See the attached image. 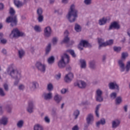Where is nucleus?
Wrapping results in <instances>:
<instances>
[{
    "label": "nucleus",
    "instance_id": "f257e3e1",
    "mask_svg": "<svg viewBox=\"0 0 130 130\" xmlns=\"http://www.w3.org/2000/svg\"><path fill=\"white\" fill-rule=\"evenodd\" d=\"M8 75L11 77L12 79H14L15 81L14 82V86H18L19 83L22 78V75L19 72V70L13 66H9L7 69Z\"/></svg>",
    "mask_w": 130,
    "mask_h": 130
},
{
    "label": "nucleus",
    "instance_id": "f03ea898",
    "mask_svg": "<svg viewBox=\"0 0 130 130\" xmlns=\"http://www.w3.org/2000/svg\"><path fill=\"white\" fill-rule=\"evenodd\" d=\"M9 13L11 16H9L6 19V23H11V26H12V27L17 26V24H18V19L17 18V15H15L16 11H15L13 8H10Z\"/></svg>",
    "mask_w": 130,
    "mask_h": 130
},
{
    "label": "nucleus",
    "instance_id": "7ed1b4c3",
    "mask_svg": "<svg viewBox=\"0 0 130 130\" xmlns=\"http://www.w3.org/2000/svg\"><path fill=\"white\" fill-rule=\"evenodd\" d=\"M67 18L70 23H73L77 20V18H78V10L75 9L74 5L71 6Z\"/></svg>",
    "mask_w": 130,
    "mask_h": 130
},
{
    "label": "nucleus",
    "instance_id": "20e7f679",
    "mask_svg": "<svg viewBox=\"0 0 130 130\" xmlns=\"http://www.w3.org/2000/svg\"><path fill=\"white\" fill-rule=\"evenodd\" d=\"M118 66L121 73L125 72V74H127L130 71V60H128L124 64V60L120 59L118 60Z\"/></svg>",
    "mask_w": 130,
    "mask_h": 130
},
{
    "label": "nucleus",
    "instance_id": "39448f33",
    "mask_svg": "<svg viewBox=\"0 0 130 130\" xmlns=\"http://www.w3.org/2000/svg\"><path fill=\"white\" fill-rule=\"evenodd\" d=\"M70 62V56L64 53L61 56L60 60L58 62V67L59 69H64L67 66V63Z\"/></svg>",
    "mask_w": 130,
    "mask_h": 130
},
{
    "label": "nucleus",
    "instance_id": "423d86ee",
    "mask_svg": "<svg viewBox=\"0 0 130 130\" xmlns=\"http://www.w3.org/2000/svg\"><path fill=\"white\" fill-rule=\"evenodd\" d=\"M78 47L79 50H83L84 49V47H92V45H91L90 43L86 40H81L79 44Z\"/></svg>",
    "mask_w": 130,
    "mask_h": 130
},
{
    "label": "nucleus",
    "instance_id": "0eeeda50",
    "mask_svg": "<svg viewBox=\"0 0 130 130\" xmlns=\"http://www.w3.org/2000/svg\"><path fill=\"white\" fill-rule=\"evenodd\" d=\"M12 35L13 37H23L26 36L25 33L20 31L18 28H15L12 31L10 36H12Z\"/></svg>",
    "mask_w": 130,
    "mask_h": 130
},
{
    "label": "nucleus",
    "instance_id": "6e6552de",
    "mask_svg": "<svg viewBox=\"0 0 130 130\" xmlns=\"http://www.w3.org/2000/svg\"><path fill=\"white\" fill-rule=\"evenodd\" d=\"M36 66L38 71L41 72V73H45V71H46V66L45 64H43L41 62H37Z\"/></svg>",
    "mask_w": 130,
    "mask_h": 130
},
{
    "label": "nucleus",
    "instance_id": "1a4fd4ad",
    "mask_svg": "<svg viewBox=\"0 0 130 130\" xmlns=\"http://www.w3.org/2000/svg\"><path fill=\"white\" fill-rule=\"evenodd\" d=\"M103 92L100 89H98L96 91V100L98 102H103Z\"/></svg>",
    "mask_w": 130,
    "mask_h": 130
},
{
    "label": "nucleus",
    "instance_id": "9d476101",
    "mask_svg": "<svg viewBox=\"0 0 130 130\" xmlns=\"http://www.w3.org/2000/svg\"><path fill=\"white\" fill-rule=\"evenodd\" d=\"M27 85L31 91H35L37 89V86H38L39 84L37 81H32L29 82Z\"/></svg>",
    "mask_w": 130,
    "mask_h": 130
},
{
    "label": "nucleus",
    "instance_id": "9b49d317",
    "mask_svg": "<svg viewBox=\"0 0 130 130\" xmlns=\"http://www.w3.org/2000/svg\"><path fill=\"white\" fill-rule=\"evenodd\" d=\"M74 79V74L73 73H69L68 74L65 76L64 78V81L65 83H67L68 84L71 83L73 79Z\"/></svg>",
    "mask_w": 130,
    "mask_h": 130
},
{
    "label": "nucleus",
    "instance_id": "f8f14e48",
    "mask_svg": "<svg viewBox=\"0 0 130 130\" xmlns=\"http://www.w3.org/2000/svg\"><path fill=\"white\" fill-rule=\"evenodd\" d=\"M108 86L110 90H115L116 89L118 92L119 91V86L115 81L110 82L109 83Z\"/></svg>",
    "mask_w": 130,
    "mask_h": 130
},
{
    "label": "nucleus",
    "instance_id": "ddd939ff",
    "mask_svg": "<svg viewBox=\"0 0 130 130\" xmlns=\"http://www.w3.org/2000/svg\"><path fill=\"white\" fill-rule=\"evenodd\" d=\"M74 86H75L76 87H79V88H80L81 89H85V87L87 86V83H86V82H85L84 81L80 80L77 82L75 83L74 84Z\"/></svg>",
    "mask_w": 130,
    "mask_h": 130
},
{
    "label": "nucleus",
    "instance_id": "4468645a",
    "mask_svg": "<svg viewBox=\"0 0 130 130\" xmlns=\"http://www.w3.org/2000/svg\"><path fill=\"white\" fill-rule=\"evenodd\" d=\"M113 28L119 30V29H120V25H119V24H118L117 22L114 21L111 23L108 30H112Z\"/></svg>",
    "mask_w": 130,
    "mask_h": 130
},
{
    "label": "nucleus",
    "instance_id": "2eb2a0df",
    "mask_svg": "<svg viewBox=\"0 0 130 130\" xmlns=\"http://www.w3.org/2000/svg\"><path fill=\"white\" fill-rule=\"evenodd\" d=\"M33 109H34V102L30 101L28 102L27 111L29 113H32L33 112Z\"/></svg>",
    "mask_w": 130,
    "mask_h": 130
},
{
    "label": "nucleus",
    "instance_id": "dca6fc26",
    "mask_svg": "<svg viewBox=\"0 0 130 130\" xmlns=\"http://www.w3.org/2000/svg\"><path fill=\"white\" fill-rule=\"evenodd\" d=\"M51 33H52V31L50 26H47L45 28L44 35L45 37H50L51 36Z\"/></svg>",
    "mask_w": 130,
    "mask_h": 130
},
{
    "label": "nucleus",
    "instance_id": "f3484780",
    "mask_svg": "<svg viewBox=\"0 0 130 130\" xmlns=\"http://www.w3.org/2000/svg\"><path fill=\"white\" fill-rule=\"evenodd\" d=\"M70 42V38H69V31L66 30L64 32V38L61 42V43H69Z\"/></svg>",
    "mask_w": 130,
    "mask_h": 130
},
{
    "label": "nucleus",
    "instance_id": "a211bd4d",
    "mask_svg": "<svg viewBox=\"0 0 130 130\" xmlns=\"http://www.w3.org/2000/svg\"><path fill=\"white\" fill-rule=\"evenodd\" d=\"M93 121H94V116H93V114H88L86 117V122L87 124H92Z\"/></svg>",
    "mask_w": 130,
    "mask_h": 130
},
{
    "label": "nucleus",
    "instance_id": "6ab92c4d",
    "mask_svg": "<svg viewBox=\"0 0 130 130\" xmlns=\"http://www.w3.org/2000/svg\"><path fill=\"white\" fill-rule=\"evenodd\" d=\"M120 124V120L119 119H115L112 121V128H117Z\"/></svg>",
    "mask_w": 130,
    "mask_h": 130
},
{
    "label": "nucleus",
    "instance_id": "aec40b11",
    "mask_svg": "<svg viewBox=\"0 0 130 130\" xmlns=\"http://www.w3.org/2000/svg\"><path fill=\"white\" fill-rule=\"evenodd\" d=\"M62 100V96L61 95L56 94L54 96V101L56 103V104H59L61 101Z\"/></svg>",
    "mask_w": 130,
    "mask_h": 130
},
{
    "label": "nucleus",
    "instance_id": "412c9836",
    "mask_svg": "<svg viewBox=\"0 0 130 130\" xmlns=\"http://www.w3.org/2000/svg\"><path fill=\"white\" fill-rule=\"evenodd\" d=\"M43 98H44V100H50L52 98V93L49 92L46 93L45 92L43 94Z\"/></svg>",
    "mask_w": 130,
    "mask_h": 130
},
{
    "label": "nucleus",
    "instance_id": "4be33fe9",
    "mask_svg": "<svg viewBox=\"0 0 130 130\" xmlns=\"http://www.w3.org/2000/svg\"><path fill=\"white\" fill-rule=\"evenodd\" d=\"M8 122H9V118L6 116H3L0 119V124H2L3 125H7V124H8Z\"/></svg>",
    "mask_w": 130,
    "mask_h": 130
},
{
    "label": "nucleus",
    "instance_id": "5701e85b",
    "mask_svg": "<svg viewBox=\"0 0 130 130\" xmlns=\"http://www.w3.org/2000/svg\"><path fill=\"white\" fill-rule=\"evenodd\" d=\"M89 68L91 70H96V61L95 60H91L88 63Z\"/></svg>",
    "mask_w": 130,
    "mask_h": 130
},
{
    "label": "nucleus",
    "instance_id": "b1692460",
    "mask_svg": "<svg viewBox=\"0 0 130 130\" xmlns=\"http://www.w3.org/2000/svg\"><path fill=\"white\" fill-rule=\"evenodd\" d=\"M79 115L80 111L79 110H75L73 113L72 117H73L74 120H76V119H78V117H79Z\"/></svg>",
    "mask_w": 130,
    "mask_h": 130
},
{
    "label": "nucleus",
    "instance_id": "393cba45",
    "mask_svg": "<svg viewBox=\"0 0 130 130\" xmlns=\"http://www.w3.org/2000/svg\"><path fill=\"white\" fill-rule=\"evenodd\" d=\"M80 68L81 69H86L87 67V63L86 62V60L85 59H80Z\"/></svg>",
    "mask_w": 130,
    "mask_h": 130
},
{
    "label": "nucleus",
    "instance_id": "a878e982",
    "mask_svg": "<svg viewBox=\"0 0 130 130\" xmlns=\"http://www.w3.org/2000/svg\"><path fill=\"white\" fill-rule=\"evenodd\" d=\"M14 3L15 6L17 7V8H21L22 7L23 4L19 0H14Z\"/></svg>",
    "mask_w": 130,
    "mask_h": 130
},
{
    "label": "nucleus",
    "instance_id": "bb28decb",
    "mask_svg": "<svg viewBox=\"0 0 130 130\" xmlns=\"http://www.w3.org/2000/svg\"><path fill=\"white\" fill-rule=\"evenodd\" d=\"M16 125L18 128H22L23 126H24V121L23 120H19L17 122Z\"/></svg>",
    "mask_w": 130,
    "mask_h": 130
},
{
    "label": "nucleus",
    "instance_id": "cd10ccee",
    "mask_svg": "<svg viewBox=\"0 0 130 130\" xmlns=\"http://www.w3.org/2000/svg\"><path fill=\"white\" fill-rule=\"evenodd\" d=\"M55 60V58H54V56H51L48 58L47 61L49 64H53V63H54Z\"/></svg>",
    "mask_w": 130,
    "mask_h": 130
},
{
    "label": "nucleus",
    "instance_id": "c85d7f7f",
    "mask_svg": "<svg viewBox=\"0 0 130 130\" xmlns=\"http://www.w3.org/2000/svg\"><path fill=\"white\" fill-rule=\"evenodd\" d=\"M106 22H107V19L103 18L99 20V24L100 26H102L103 25H105V24H106Z\"/></svg>",
    "mask_w": 130,
    "mask_h": 130
},
{
    "label": "nucleus",
    "instance_id": "c756f323",
    "mask_svg": "<svg viewBox=\"0 0 130 130\" xmlns=\"http://www.w3.org/2000/svg\"><path fill=\"white\" fill-rule=\"evenodd\" d=\"M43 126L40 124H35L34 126V130H44Z\"/></svg>",
    "mask_w": 130,
    "mask_h": 130
},
{
    "label": "nucleus",
    "instance_id": "7c9ffc66",
    "mask_svg": "<svg viewBox=\"0 0 130 130\" xmlns=\"http://www.w3.org/2000/svg\"><path fill=\"white\" fill-rule=\"evenodd\" d=\"M122 102V98L121 96H118L115 99L116 105H120V104Z\"/></svg>",
    "mask_w": 130,
    "mask_h": 130
},
{
    "label": "nucleus",
    "instance_id": "2f4dec72",
    "mask_svg": "<svg viewBox=\"0 0 130 130\" xmlns=\"http://www.w3.org/2000/svg\"><path fill=\"white\" fill-rule=\"evenodd\" d=\"M51 50V44H48L47 47H46L45 54L47 55L50 52Z\"/></svg>",
    "mask_w": 130,
    "mask_h": 130
},
{
    "label": "nucleus",
    "instance_id": "473e14b6",
    "mask_svg": "<svg viewBox=\"0 0 130 130\" xmlns=\"http://www.w3.org/2000/svg\"><path fill=\"white\" fill-rule=\"evenodd\" d=\"M25 55V51L23 49H20L18 50V56L19 58H23Z\"/></svg>",
    "mask_w": 130,
    "mask_h": 130
},
{
    "label": "nucleus",
    "instance_id": "72a5a7b5",
    "mask_svg": "<svg viewBox=\"0 0 130 130\" xmlns=\"http://www.w3.org/2000/svg\"><path fill=\"white\" fill-rule=\"evenodd\" d=\"M66 52H69L72 56V57H77V55L75 53V51L72 49H69L66 51Z\"/></svg>",
    "mask_w": 130,
    "mask_h": 130
},
{
    "label": "nucleus",
    "instance_id": "f704fd0d",
    "mask_svg": "<svg viewBox=\"0 0 130 130\" xmlns=\"http://www.w3.org/2000/svg\"><path fill=\"white\" fill-rule=\"evenodd\" d=\"M101 104L98 105L95 108V113L96 117H99V109H100Z\"/></svg>",
    "mask_w": 130,
    "mask_h": 130
},
{
    "label": "nucleus",
    "instance_id": "c9c22d12",
    "mask_svg": "<svg viewBox=\"0 0 130 130\" xmlns=\"http://www.w3.org/2000/svg\"><path fill=\"white\" fill-rule=\"evenodd\" d=\"M75 30L76 31V32H81L82 31L81 25L76 23L75 26Z\"/></svg>",
    "mask_w": 130,
    "mask_h": 130
},
{
    "label": "nucleus",
    "instance_id": "e433bc0d",
    "mask_svg": "<svg viewBox=\"0 0 130 130\" xmlns=\"http://www.w3.org/2000/svg\"><path fill=\"white\" fill-rule=\"evenodd\" d=\"M37 14L38 16H42L43 15V10L42 8H39L37 10Z\"/></svg>",
    "mask_w": 130,
    "mask_h": 130
},
{
    "label": "nucleus",
    "instance_id": "4c0bfd02",
    "mask_svg": "<svg viewBox=\"0 0 130 130\" xmlns=\"http://www.w3.org/2000/svg\"><path fill=\"white\" fill-rule=\"evenodd\" d=\"M117 96V93L116 92H112L110 95V98L112 100H114Z\"/></svg>",
    "mask_w": 130,
    "mask_h": 130
},
{
    "label": "nucleus",
    "instance_id": "58836bf2",
    "mask_svg": "<svg viewBox=\"0 0 130 130\" xmlns=\"http://www.w3.org/2000/svg\"><path fill=\"white\" fill-rule=\"evenodd\" d=\"M25 85L23 84H20L18 85V90H19V91H24V90H25Z\"/></svg>",
    "mask_w": 130,
    "mask_h": 130
},
{
    "label": "nucleus",
    "instance_id": "ea45409f",
    "mask_svg": "<svg viewBox=\"0 0 130 130\" xmlns=\"http://www.w3.org/2000/svg\"><path fill=\"white\" fill-rule=\"evenodd\" d=\"M47 89L48 91H52L53 90V85L52 83H49L47 85Z\"/></svg>",
    "mask_w": 130,
    "mask_h": 130
},
{
    "label": "nucleus",
    "instance_id": "a19ab883",
    "mask_svg": "<svg viewBox=\"0 0 130 130\" xmlns=\"http://www.w3.org/2000/svg\"><path fill=\"white\" fill-rule=\"evenodd\" d=\"M113 49H114V51H115L116 52L119 53L121 51V47L114 46L113 47Z\"/></svg>",
    "mask_w": 130,
    "mask_h": 130
},
{
    "label": "nucleus",
    "instance_id": "79ce46f5",
    "mask_svg": "<svg viewBox=\"0 0 130 130\" xmlns=\"http://www.w3.org/2000/svg\"><path fill=\"white\" fill-rule=\"evenodd\" d=\"M6 110L9 113H11L12 112V105H7L6 106Z\"/></svg>",
    "mask_w": 130,
    "mask_h": 130
},
{
    "label": "nucleus",
    "instance_id": "37998d69",
    "mask_svg": "<svg viewBox=\"0 0 130 130\" xmlns=\"http://www.w3.org/2000/svg\"><path fill=\"white\" fill-rule=\"evenodd\" d=\"M128 56V54H127V53H122L121 55V59L125 60V59Z\"/></svg>",
    "mask_w": 130,
    "mask_h": 130
},
{
    "label": "nucleus",
    "instance_id": "c03bdc74",
    "mask_svg": "<svg viewBox=\"0 0 130 130\" xmlns=\"http://www.w3.org/2000/svg\"><path fill=\"white\" fill-rule=\"evenodd\" d=\"M0 96L1 97H5L6 96V93L2 88H0Z\"/></svg>",
    "mask_w": 130,
    "mask_h": 130
},
{
    "label": "nucleus",
    "instance_id": "a18cd8bd",
    "mask_svg": "<svg viewBox=\"0 0 130 130\" xmlns=\"http://www.w3.org/2000/svg\"><path fill=\"white\" fill-rule=\"evenodd\" d=\"M43 19H44L43 15H39V16H38V21L40 23H41L42 22H43Z\"/></svg>",
    "mask_w": 130,
    "mask_h": 130
},
{
    "label": "nucleus",
    "instance_id": "49530a36",
    "mask_svg": "<svg viewBox=\"0 0 130 130\" xmlns=\"http://www.w3.org/2000/svg\"><path fill=\"white\" fill-rule=\"evenodd\" d=\"M7 42H8V41L6 39L1 38L0 39V43L2 44H7Z\"/></svg>",
    "mask_w": 130,
    "mask_h": 130
},
{
    "label": "nucleus",
    "instance_id": "de8ad7c7",
    "mask_svg": "<svg viewBox=\"0 0 130 130\" xmlns=\"http://www.w3.org/2000/svg\"><path fill=\"white\" fill-rule=\"evenodd\" d=\"M57 110V109L56 108H53L52 109V115H54L55 116L57 113H56V111Z\"/></svg>",
    "mask_w": 130,
    "mask_h": 130
},
{
    "label": "nucleus",
    "instance_id": "09e8293b",
    "mask_svg": "<svg viewBox=\"0 0 130 130\" xmlns=\"http://www.w3.org/2000/svg\"><path fill=\"white\" fill-rule=\"evenodd\" d=\"M34 30H35L36 32H41V28L38 25H36L34 27Z\"/></svg>",
    "mask_w": 130,
    "mask_h": 130
},
{
    "label": "nucleus",
    "instance_id": "8fccbe9b",
    "mask_svg": "<svg viewBox=\"0 0 130 130\" xmlns=\"http://www.w3.org/2000/svg\"><path fill=\"white\" fill-rule=\"evenodd\" d=\"M84 3L86 6H89L91 4L92 0H84Z\"/></svg>",
    "mask_w": 130,
    "mask_h": 130
},
{
    "label": "nucleus",
    "instance_id": "3c124183",
    "mask_svg": "<svg viewBox=\"0 0 130 130\" xmlns=\"http://www.w3.org/2000/svg\"><path fill=\"white\" fill-rule=\"evenodd\" d=\"M107 42H103V43H102L101 45H99V49H101V47H103V46L105 47V46H107Z\"/></svg>",
    "mask_w": 130,
    "mask_h": 130
},
{
    "label": "nucleus",
    "instance_id": "603ef678",
    "mask_svg": "<svg viewBox=\"0 0 130 130\" xmlns=\"http://www.w3.org/2000/svg\"><path fill=\"white\" fill-rule=\"evenodd\" d=\"M52 43L54 45H55V44H56V43H57V38H56V37L53 38Z\"/></svg>",
    "mask_w": 130,
    "mask_h": 130
},
{
    "label": "nucleus",
    "instance_id": "864d4df0",
    "mask_svg": "<svg viewBox=\"0 0 130 130\" xmlns=\"http://www.w3.org/2000/svg\"><path fill=\"white\" fill-rule=\"evenodd\" d=\"M107 45H112L113 44V40H109V41H107Z\"/></svg>",
    "mask_w": 130,
    "mask_h": 130
},
{
    "label": "nucleus",
    "instance_id": "5fc2aeb1",
    "mask_svg": "<svg viewBox=\"0 0 130 130\" xmlns=\"http://www.w3.org/2000/svg\"><path fill=\"white\" fill-rule=\"evenodd\" d=\"M101 123V124H102V125H104L105 123H106V121H105V119L102 118L99 121Z\"/></svg>",
    "mask_w": 130,
    "mask_h": 130
},
{
    "label": "nucleus",
    "instance_id": "6e6d98bb",
    "mask_svg": "<svg viewBox=\"0 0 130 130\" xmlns=\"http://www.w3.org/2000/svg\"><path fill=\"white\" fill-rule=\"evenodd\" d=\"M44 120L47 123H49V122H50V119H49L48 116L45 117Z\"/></svg>",
    "mask_w": 130,
    "mask_h": 130
},
{
    "label": "nucleus",
    "instance_id": "4d7b16f0",
    "mask_svg": "<svg viewBox=\"0 0 130 130\" xmlns=\"http://www.w3.org/2000/svg\"><path fill=\"white\" fill-rule=\"evenodd\" d=\"M4 88L5 91H9V85L7 83L4 84Z\"/></svg>",
    "mask_w": 130,
    "mask_h": 130
},
{
    "label": "nucleus",
    "instance_id": "13d9d810",
    "mask_svg": "<svg viewBox=\"0 0 130 130\" xmlns=\"http://www.w3.org/2000/svg\"><path fill=\"white\" fill-rule=\"evenodd\" d=\"M104 42V40L100 38L98 39V43L99 45H100L101 44H102Z\"/></svg>",
    "mask_w": 130,
    "mask_h": 130
},
{
    "label": "nucleus",
    "instance_id": "bf43d9fd",
    "mask_svg": "<svg viewBox=\"0 0 130 130\" xmlns=\"http://www.w3.org/2000/svg\"><path fill=\"white\" fill-rule=\"evenodd\" d=\"M2 53H3V54H4V55H7L8 53V51H7V49L5 48L2 49Z\"/></svg>",
    "mask_w": 130,
    "mask_h": 130
},
{
    "label": "nucleus",
    "instance_id": "052dcab7",
    "mask_svg": "<svg viewBox=\"0 0 130 130\" xmlns=\"http://www.w3.org/2000/svg\"><path fill=\"white\" fill-rule=\"evenodd\" d=\"M61 77V74L60 73H58V74H57L55 76V78L57 80H59V79H60Z\"/></svg>",
    "mask_w": 130,
    "mask_h": 130
},
{
    "label": "nucleus",
    "instance_id": "680f3d73",
    "mask_svg": "<svg viewBox=\"0 0 130 130\" xmlns=\"http://www.w3.org/2000/svg\"><path fill=\"white\" fill-rule=\"evenodd\" d=\"M5 8V6L4 5V4L0 3V11H3Z\"/></svg>",
    "mask_w": 130,
    "mask_h": 130
},
{
    "label": "nucleus",
    "instance_id": "e2e57ef3",
    "mask_svg": "<svg viewBox=\"0 0 130 130\" xmlns=\"http://www.w3.org/2000/svg\"><path fill=\"white\" fill-rule=\"evenodd\" d=\"M67 89L63 88L61 90V94H66V93H67Z\"/></svg>",
    "mask_w": 130,
    "mask_h": 130
},
{
    "label": "nucleus",
    "instance_id": "0e129e2a",
    "mask_svg": "<svg viewBox=\"0 0 130 130\" xmlns=\"http://www.w3.org/2000/svg\"><path fill=\"white\" fill-rule=\"evenodd\" d=\"M72 130H79V127L78 125H75L73 128Z\"/></svg>",
    "mask_w": 130,
    "mask_h": 130
},
{
    "label": "nucleus",
    "instance_id": "69168bd1",
    "mask_svg": "<svg viewBox=\"0 0 130 130\" xmlns=\"http://www.w3.org/2000/svg\"><path fill=\"white\" fill-rule=\"evenodd\" d=\"M106 58H107L106 55H103L102 61L103 62L105 61L106 60Z\"/></svg>",
    "mask_w": 130,
    "mask_h": 130
},
{
    "label": "nucleus",
    "instance_id": "338daca9",
    "mask_svg": "<svg viewBox=\"0 0 130 130\" xmlns=\"http://www.w3.org/2000/svg\"><path fill=\"white\" fill-rule=\"evenodd\" d=\"M100 124H101V123L99 121L96 123V126L97 127H99L100 126Z\"/></svg>",
    "mask_w": 130,
    "mask_h": 130
},
{
    "label": "nucleus",
    "instance_id": "774afa93",
    "mask_svg": "<svg viewBox=\"0 0 130 130\" xmlns=\"http://www.w3.org/2000/svg\"><path fill=\"white\" fill-rule=\"evenodd\" d=\"M127 34L130 37V28L127 29Z\"/></svg>",
    "mask_w": 130,
    "mask_h": 130
}]
</instances>
